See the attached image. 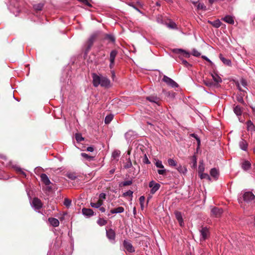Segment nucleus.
Masks as SVG:
<instances>
[{
	"mask_svg": "<svg viewBox=\"0 0 255 255\" xmlns=\"http://www.w3.org/2000/svg\"><path fill=\"white\" fill-rule=\"evenodd\" d=\"M93 85L97 87L99 85L102 87H108L110 86V81L106 77L98 76L95 73L92 74Z\"/></svg>",
	"mask_w": 255,
	"mask_h": 255,
	"instance_id": "obj_1",
	"label": "nucleus"
},
{
	"mask_svg": "<svg viewBox=\"0 0 255 255\" xmlns=\"http://www.w3.org/2000/svg\"><path fill=\"white\" fill-rule=\"evenodd\" d=\"M211 76L212 77L215 84H214L212 82L209 81L207 79L204 80V84L207 85V86L211 87L213 85L219 84L220 83L222 82V79L215 72H213L211 74Z\"/></svg>",
	"mask_w": 255,
	"mask_h": 255,
	"instance_id": "obj_2",
	"label": "nucleus"
},
{
	"mask_svg": "<svg viewBox=\"0 0 255 255\" xmlns=\"http://www.w3.org/2000/svg\"><path fill=\"white\" fill-rule=\"evenodd\" d=\"M243 197L244 200L247 202H255V196L251 192H245Z\"/></svg>",
	"mask_w": 255,
	"mask_h": 255,
	"instance_id": "obj_3",
	"label": "nucleus"
},
{
	"mask_svg": "<svg viewBox=\"0 0 255 255\" xmlns=\"http://www.w3.org/2000/svg\"><path fill=\"white\" fill-rule=\"evenodd\" d=\"M149 187L151 188L150 192L152 194H153L159 189L160 185L159 183L151 181L149 183Z\"/></svg>",
	"mask_w": 255,
	"mask_h": 255,
	"instance_id": "obj_4",
	"label": "nucleus"
},
{
	"mask_svg": "<svg viewBox=\"0 0 255 255\" xmlns=\"http://www.w3.org/2000/svg\"><path fill=\"white\" fill-rule=\"evenodd\" d=\"M31 206L35 210L40 209L42 206L41 201L37 198H34L32 200Z\"/></svg>",
	"mask_w": 255,
	"mask_h": 255,
	"instance_id": "obj_5",
	"label": "nucleus"
},
{
	"mask_svg": "<svg viewBox=\"0 0 255 255\" xmlns=\"http://www.w3.org/2000/svg\"><path fill=\"white\" fill-rule=\"evenodd\" d=\"M118 54V52L115 50H112L111 53H110V68H113V67H114V65L115 64V58L117 56Z\"/></svg>",
	"mask_w": 255,
	"mask_h": 255,
	"instance_id": "obj_6",
	"label": "nucleus"
},
{
	"mask_svg": "<svg viewBox=\"0 0 255 255\" xmlns=\"http://www.w3.org/2000/svg\"><path fill=\"white\" fill-rule=\"evenodd\" d=\"M163 81L172 87H177L178 86L175 81L166 76H164Z\"/></svg>",
	"mask_w": 255,
	"mask_h": 255,
	"instance_id": "obj_7",
	"label": "nucleus"
},
{
	"mask_svg": "<svg viewBox=\"0 0 255 255\" xmlns=\"http://www.w3.org/2000/svg\"><path fill=\"white\" fill-rule=\"evenodd\" d=\"M201 239L205 240L209 236V232L206 227H203L200 231Z\"/></svg>",
	"mask_w": 255,
	"mask_h": 255,
	"instance_id": "obj_8",
	"label": "nucleus"
},
{
	"mask_svg": "<svg viewBox=\"0 0 255 255\" xmlns=\"http://www.w3.org/2000/svg\"><path fill=\"white\" fill-rule=\"evenodd\" d=\"M124 246L125 248L129 253H133L134 252V249L131 244L127 240L124 241Z\"/></svg>",
	"mask_w": 255,
	"mask_h": 255,
	"instance_id": "obj_9",
	"label": "nucleus"
},
{
	"mask_svg": "<svg viewBox=\"0 0 255 255\" xmlns=\"http://www.w3.org/2000/svg\"><path fill=\"white\" fill-rule=\"evenodd\" d=\"M175 215L176 219L178 221L180 226L181 227H183L184 224L181 213L179 211H176L175 212Z\"/></svg>",
	"mask_w": 255,
	"mask_h": 255,
	"instance_id": "obj_10",
	"label": "nucleus"
},
{
	"mask_svg": "<svg viewBox=\"0 0 255 255\" xmlns=\"http://www.w3.org/2000/svg\"><path fill=\"white\" fill-rule=\"evenodd\" d=\"M211 213L215 217H218L222 214L223 210L221 208L214 207L212 209Z\"/></svg>",
	"mask_w": 255,
	"mask_h": 255,
	"instance_id": "obj_11",
	"label": "nucleus"
},
{
	"mask_svg": "<svg viewBox=\"0 0 255 255\" xmlns=\"http://www.w3.org/2000/svg\"><path fill=\"white\" fill-rule=\"evenodd\" d=\"M106 235L108 238L110 240H115L116 234L114 230L110 229L107 230Z\"/></svg>",
	"mask_w": 255,
	"mask_h": 255,
	"instance_id": "obj_12",
	"label": "nucleus"
},
{
	"mask_svg": "<svg viewBox=\"0 0 255 255\" xmlns=\"http://www.w3.org/2000/svg\"><path fill=\"white\" fill-rule=\"evenodd\" d=\"M82 214L87 217H91L94 215V212L91 209L84 208L82 210Z\"/></svg>",
	"mask_w": 255,
	"mask_h": 255,
	"instance_id": "obj_13",
	"label": "nucleus"
},
{
	"mask_svg": "<svg viewBox=\"0 0 255 255\" xmlns=\"http://www.w3.org/2000/svg\"><path fill=\"white\" fill-rule=\"evenodd\" d=\"M48 221L50 224L54 227H57L59 225V220L55 218H49Z\"/></svg>",
	"mask_w": 255,
	"mask_h": 255,
	"instance_id": "obj_14",
	"label": "nucleus"
},
{
	"mask_svg": "<svg viewBox=\"0 0 255 255\" xmlns=\"http://www.w3.org/2000/svg\"><path fill=\"white\" fill-rule=\"evenodd\" d=\"M41 179L42 181L46 185H49L51 182L50 180L49 179L48 176L46 175V174L43 173L41 174L40 175Z\"/></svg>",
	"mask_w": 255,
	"mask_h": 255,
	"instance_id": "obj_15",
	"label": "nucleus"
},
{
	"mask_svg": "<svg viewBox=\"0 0 255 255\" xmlns=\"http://www.w3.org/2000/svg\"><path fill=\"white\" fill-rule=\"evenodd\" d=\"M225 22L231 24H234V17L231 15H226L222 19Z\"/></svg>",
	"mask_w": 255,
	"mask_h": 255,
	"instance_id": "obj_16",
	"label": "nucleus"
},
{
	"mask_svg": "<svg viewBox=\"0 0 255 255\" xmlns=\"http://www.w3.org/2000/svg\"><path fill=\"white\" fill-rule=\"evenodd\" d=\"M198 10H202L204 11L207 10V8L206 6L202 2L197 1V4L194 5Z\"/></svg>",
	"mask_w": 255,
	"mask_h": 255,
	"instance_id": "obj_17",
	"label": "nucleus"
},
{
	"mask_svg": "<svg viewBox=\"0 0 255 255\" xmlns=\"http://www.w3.org/2000/svg\"><path fill=\"white\" fill-rule=\"evenodd\" d=\"M174 52L177 53L181 54V55L185 57L188 58L190 56V54L188 52L181 49H177L174 50Z\"/></svg>",
	"mask_w": 255,
	"mask_h": 255,
	"instance_id": "obj_18",
	"label": "nucleus"
},
{
	"mask_svg": "<svg viewBox=\"0 0 255 255\" xmlns=\"http://www.w3.org/2000/svg\"><path fill=\"white\" fill-rule=\"evenodd\" d=\"M239 145L240 148L243 150H247L248 148V143L244 140L242 139L239 142Z\"/></svg>",
	"mask_w": 255,
	"mask_h": 255,
	"instance_id": "obj_19",
	"label": "nucleus"
},
{
	"mask_svg": "<svg viewBox=\"0 0 255 255\" xmlns=\"http://www.w3.org/2000/svg\"><path fill=\"white\" fill-rule=\"evenodd\" d=\"M247 127L248 131L252 132L255 130V126L251 121H249L247 122Z\"/></svg>",
	"mask_w": 255,
	"mask_h": 255,
	"instance_id": "obj_20",
	"label": "nucleus"
},
{
	"mask_svg": "<svg viewBox=\"0 0 255 255\" xmlns=\"http://www.w3.org/2000/svg\"><path fill=\"white\" fill-rule=\"evenodd\" d=\"M210 175L215 179H217L219 176V171L215 168H212L210 170Z\"/></svg>",
	"mask_w": 255,
	"mask_h": 255,
	"instance_id": "obj_21",
	"label": "nucleus"
},
{
	"mask_svg": "<svg viewBox=\"0 0 255 255\" xmlns=\"http://www.w3.org/2000/svg\"><path fill=\"white\" fill-rule=\"evenodd\" d=\"M124 208L123 207H119L110 211L112 214L121 213L124 212Z\"/></svg>",
	"mask_w": 255,
	"mask_h": 255,
	"instance_id": "obj_22",
	"label": "nucleus"
},
{
	"mask_svg": "<svg viewBox=\"0 0 255 255\" xmlns=\"http://www.w3.org/2000/svg\"><path fill=\"white\" fill-rule=\"evenodd\" d=\"M219 58L223 62V63L228 66L231 65V61L229 59H227L223 57V55L220 54L219 55Z\"/></svg>",
	"mask_w": 255,
	"mask_h": 255,
	"instance_id": "obj_23",
	"label": "nucleus"
},
{
	"mask_svg": "<svg viewBox=\"0 0 255 255\" xmlns=\"http://www.w3.org/2000/svg\"><path fill=\"white\" fill-rule=\"evenodd\" d=\"M103 204L102 200H98L96 203L91 202L90 205L93 208H100Z\"/></svg>",
	"mask_w": 255,
	"mask_h": 255,
	"instance_id": "obj_24",
	"label": "nucleus"
},
{
	"mask_svg": "<svg viewBox=\"0 0 255 255\" xmlns=\"http://www.w3.org/2000/svg\"><path fill=\"white\" fill-rule=\"evenodd\" d=\"M208 22L216 28H218L221 25V22L219 19H217L214 21H208Z\"/></svg>",
	"mask_w": 255,
	"mask_h": 255,
	"instance_id": "obj_25",
	"label": "nucleus"
},
{
	"mask_svg": "<svg viewBox=\"0 0 255 255\" xmlns=\"http://www.w3.org/2000/svg\"><path fill=\"white\" fill-rule=\"evenodd\" d=\"M234 112L237 116H241L242 114V109L239 106H236L234 108Z\"/></svg>",
	"mask_w": 255,
	"mask_h": 255,
	"instance_id": "obj_26",
	"label": "nucleus"
},
{
	"mask_svg": "<svg viewBox=\"0 0 255 255\" xmlns=\"http://www.w3.org/2000/svg\"><path fill=\"white\" fill-rule=\"evenodd\" d=\"M251 166V164L249 161H245L244 162H243L242 167L244 170H247L250 168Z\"/></svg>",
	"mask_w": 255,
	"mask_h": 255,
	"instance_id": "obj_27",
	"label": "nucleus"
},
{
	"mask_svg": "<svg viewBox=\"0 0 255 255\" xmlns=\"http://www.w3.org/2000/svg\"><path fill=\"white\" fill-rule=\"evenodd\" d=\"M176 169L178 170V171L180 173H183V174H186L187 170L186 167L182 166V165H179L177 168Z\"/></svg>",
	"mask_w": 255,
	"mask_h": 255,
	"instance_id": "obj_28",
	"label": "nucleus"
},
{
	"mask_svg": "<svg viewBox=\"0 0 255 255\" xmlns=\"http://www.w3.org/2000/svg\"><path fill=\"white\" fill-rule=\"evenodd\" d=\"M93 40L92 38H90L89 39V40L87 42V48H86V53H87L90 50V49H91L92 45H93Z\"/></svg>",
	"mask_w": 255,
	"mask_h": 255,
	"instance_id": "obj_29",
	"label": "nucleus"
},
{
	"mask_svg": "<svg viewBox=\"0 0 255 255\" xmlns=\"http://www.w3.org/2000/svg\"><path fill=\"white\" fill-rule=\"evenodd\" d=\"M114 116L112 114L107 115L105 119V123L106 124H109L113 119Z\"/></svg>",
	"mask_w": 255,
	"mask_h": 255,
	"instance_id": "obj_30",
	"label": "nucleus"
},
{
	"mask_svg": "<svg viewBox=\"0 0 255 255\" xmlns=\"http://www.w3.org/2000/svg\"><path fill=\"white\" fill-rule=\"evenodd\" d=\"M97 223L100 226H103L107 224V221L103 218H99L97 221Z\"/></svg>",
	"mask_w": 255,
	"mask_h": 255,
	"instance_id": "obj_31",
	"label": "nucleus"
},
{
	"mask_svg": "<svg viewBox=\"0 0 255 255\" xmlns=\"http://www.w3.org/2000/svg\"><path fill=\"white\" fill-rule=\"evenodd\" d=\"M167 161L169 166H176L177 165L176 161L173 159L169 158L168 159Z\"/></svg>",
	"mask_w": 255,
	"mask_h": 255,
	"instance_id": "obj_32",
	"label": "nucleus"
},
{
	"mask_svg": "<svg viewBox=\"0 0 255 255\" xmlns=\"http://www.w3.org/2000/svg\"><path fill=\"white\" fill-rule=\"evenodd\" d=\"M155 165L157 168H164V166L162 164V161L159 160H155Z\"/></svg>",
	"mask_w": 255,
	"mask_h": 255,
	"instance_id": "obj_33",
	"label": "nucleus"
},
{
	"mask_svg": "<svg viewBox=\"0 0 255 255\" xmlns=\"http://www.w3.org/2000/svg\"><path fill=\"white\" fill-rule=\"evenodd\" d=\"M204 165L203 163H201L198 167V174H200L204 173Z\"/></svg>",
	"mask_w": 255,
	"mask_h": 255,
	"instance_id": "obj_34",
	"label": "nucleus"
},
{
	"mask_svg": "<svg viewBox=\"0 0 255 255\" xmlns=\"http://www.w3.org/2000/svg\"><path fill=\"white\" fill-rule=\"evenodd\" d=\"M200 177L201 179H208V180H211V178L209 176V175L207 174V173H201L200 174H199Z\"/></svg>",
	"mask_w": 255,
	"mask_h": 255,
	"instance_id": "obj_35",
	"label": "nucleus"
},
{
	"mask_svg": "<svg viewBox=\"0 0 255 255\" xmlns=\"http://www.w3.org/2000/svg\"><path fill=\"white\" fill-rule=\"evenodd\" d=\"M139 200L141 208L142 210H143L144 208V202L145 201V197L143 196H141L140 197Z\"/></svg>",
	"mask_w": 255,
	"mask_h": 255,
	"instance_id": "obj_36",
	"label": "nucleus"
},
{
	"mask_svg": "<svg viewBox=\"0 0 255 255\" xmlns=\"http://www.w3.org/2000/svg\"><path fill=\"white\" fill-rule=\"evenodd\" d=\"M81 155L83 157L86 158L89 161L93 160L94 158L93 156H91L86 153H82Z\"/></svg>",
	"mask_w": 255,
	"mask_h": 255,
	"instance_id": "obj_37",
	"label": "nucleus"
},
{
	"mask_svg": "<svg viewBox=\"0 0 255 255\" xmlns=\"http://www.w3.org/2000/svg\"><path fill=\"white\" fill-rule=\"evenodd\" d=\"M75 138L78 142H81L84 140V138L82 136L81 134L76 133L75 134Z\"/></svg>",
	"mask_w": 255,
	"mask_h": 255,
	"instance_id": "obj_38",
	"label": "nucleus"
},
{
	"mask_svg": "<svg viewBox=\"0 0 255 255\" xmlns=\"http://www.w3.org/2000/svg\"><path fill=\"white\" fill-rule=\"evenodd\" d=\"M133 192L131 190H128L123 193V196L124 197L129 196L130 197H132Z\"/></svg>",
	"mask_w": 255,
	"mask_h": 255,
	"instance_id": "obj_39",
	"label": "nucleus"
},
{
	"mask_svg": "<svg viewBox=\"0 0 255 255\" xmlns=\"http://www.w3.org/2000/svg\"><path fill=\"white\" fill-rule=\"evenodd\" d=\"M132 180H128V181H125L122 182L120 185L121 186H126L131 185L132 184Z\"/></svg>",
	"mask_w": 255,
	"mask_h": 255,
	"instance_id": "obj_40",
	"label": "nucleus"
},
{
	"mask_svg": "<svg viewBox=\"0 0 255 255\" xmlns=\"http://www.w3.org/2000/svg\"><path fill=\"white\" fill-rule=\"evenodd\" d=\"M43 6V5L41 3L35 4L33 6L34 9L36 10H41Z\"/></svg>",
	"mask_w": 255,
	"mask_h": 255,
	"instance_id": "obj_41",
	"label": "nucleus"
},
{
	"mask_svg": "<svg viewBox=\"0 0 255 255\" xmlns=\"http://www.w3.org/2000/svg\"><path fill=\"white\" fill-rule=\"evenodd\" d=\"M147 99L151 102L157 103L158 102V99L157 97H147Z\"/></svg>",
	"mask_w": 255,
	"mask_h": 255,
	"instance_id": "obj_42",
	"label": "nucleus"
},
{
	"mask_svg": "<svg viewBox=\"0 0 255 255\" xmlns=\"http://www.w3.org/2000/svg\"><path fill=\"white\" fill-rule=\"evenodd\" d=\"M71 204V201L67 198L64 199V204L67 207H69Z\"/></svg>",
	"mask_w": 255,
	"mask_h": 255,
	"instance_id": "obj_43",
	"label": "nucleus"
},
{
	"mask_svg": "<svg viewBox=\"0 0 255 255\" xmlns=\"http://www.w3.org/2000/svg\"><path fill=\"white\" fill-rule=\"evenodd\" d=\"M168 27L170 28L175 29L177 28V25L174 22H171L167 25Z\"/></svg>",
	"mask_w": 255,
	"mask_h": 255,
	"instance_id": "obj_44",
	"label": "nucleus"
},
{
	"mask_svg": "<svg viewBox=\"0 0 255 255\" xmlns=\"http://www.w3.org/2000/svg\"><path fill=\"white\" fill-rule=\"evenodd\" d=\"M190 136L194 137L197 140L198 145H199L200 144V140L196 134L191 133L190 134Z\"/></svg>",
	"mask_w": 255,
	"mask_h": 255,
	"instance_id": "obj_45",
	"label": "nucleus"
},
{
	"mask_svg": "<svg viewBox=\"0 0 255 255\" xmlns=\"http://www.w3.org/2000/svg\"><path fill=\"white\" fill-rule=\"evenodd\" d=\"M106 195L104 193H102L99 195V199L102 200V201L103 202V200L106 199Z\"/></svg>",
	"mask_w": 255,
	"mask_h": 255,
	"instance_id": "obj_46",
	"label": "nucleus"
},
{
	"mask_svg": "<svg viewBox=\"0 0 255 255\" xmlns=\"http://www.w3.org/2000/svg\"><path fill=\"white\" fill-rule=\"evenodd\" d=\"M166 170L164 168H161V169H159L157 170V172L160 175H163L165 173Z\"/></svg>",
	"mask_w": 255,
	"mask_h": 255,
	"instance_id": "obj_47",
	"label": "nucleus"
},
{
	"mask_svg": "<svg viewBox=\"0 0 255 255\" xmlns=\"http://www.w3.org/2000/svg\"><path fill=\"white\" fill-rule=\"evenodd\" d=\"M192 54L196 57L199 56L200 55V53L196 50H193L192 51Z\"/></svg>",
	"mask_w": 255,
	"mask_h": 255,
	"instance_id": "obj_48",
	"label": "nucleus"
},
{
	"mask_svg": "<svg viewBox=\"0 0 255 255\" xmlns=\"http://www.w3.org/2000/svg\"><path fill=\"white\" fill-rule=\"evenodd\" d=\"M240 82H241V85L243 87H246L247 86V82H246V81L245 79H242L241 80Z\"/></svg>",
	"mask_w": 255,
	"mask_h": 255,
	"instance_id": "obj_49",
	"label": "nucleus"
},
{
	"mask_svg": "<svg viewBox=\"0 0 255 255\" xmlns=\"http://www.w3.org/2000/svg\"><path fill=\"white\" fill-rule=\"evenodd\" d=\"M144 162L146 164L150 163V161H149V160L146 155H145V156H144Z\"/></svg>",
	"mask_w": 255,
	"mask_h": 255,
	"instance_id": "obj_50",
	"label": "nucleus"
},
{
	"mask_svg": "<svg viewBox=\"0 0 255 255\" xmlns=\"http://www.w3.org/2000/svg\"><path fill=\"white\" fill-rule=\"evenodd\" d=\"M80 1H82V2L85 3L87 5L91 6V4L88 2V0H79Z\"/></svg>",
	"mask_w": 255,
	"mask_h": 255,
	"instance_id": "obj_51",
	"label": "nucleus"
},
{
	"mask_svg": "<svg viewBox=\"0 0 255 255\" xmlns=\"http://www.w3.org/2000/svg\"><path fill=\"white\" fill-rule=\"evenodd\" d=\"M16 170L17 171V172H19L21 174H22L24 176H26L25 173L23 171H22L20 168H17Z\"/></svg>",
	"mask_w": 255,
	"mask_h": 255,
	"instance_id": "obj_52",
	"label": "nucleus"
},
{
	"mask_svg": "<svg viewBox=\"0 0 255 255\" xmlns=\"http://www.w3.org/2000/svg\"><path fill=\"white\" fill-rule=\"evenodd\" d=\"M182 64H184L186 67H188L190 65L188 62L186 60H182Z\"/></svg>",
	"mask_w": 255,
	"mask_h": 255,
	"instance_id": "obj_53",
	"label": "nucleus"
},
{
	"mask_svg": "<svg viewBox=\"0 0 255 255\" xmlns=\"http://www.w3.org/2000/svg\"><path fill=\"white\" fill-rule=\"evenodd\" d=\"M87 150L90 152H93L94 151V148L92 146H89L87 148Z\"/></svg>",
	"mask_w": 255,
	"mask_h": 255,
	"instance_id": "obj_54",
	"label": "nucleus"
},
{
	"mask_svg": "<svg viewBox=\"0 0 255 255\" xmlns=\"http://www.w3.org/2000/svg\"><path fill=\"white\" fill-rule=\"evenodd\" d=\"M99 210L102 212H105L106 211V209H105V208L104 207H100L99 208Z\"/></svg>",
	"mask_w": 255,
	"mask_h": 255,
	"instance_id": "obj_55",
	"label": "nucleus"
},
{
	"mask_svg": "<svg viewBox=\"0 0 255 255\" xmlns=\"http://www.w3.org/2000/svg\"><path fill=\"white\" fill-rule=\"evenodd\" d=\"M119 155V154L118 151H114L113 153V156L114 157H115L116 156H118Z\"/></svg>",
	"mask_w": 255,
	"mask_h": 255,
	"instance_id": "obj_56",
	"label": "nucleus"
},
{
	"mask_svg": "<svg viewBox=\"0 0 255 255\" xmlns=\"http://www.w3.org/2000/svg\"><path fill=\"white\" fill-rule=\"evenodd\" d=\"M202 58L203 59H204L205 60H207V61H209V62H211V61L207 57H206L205 56H203Z\"/></svg>",
	"mask_w": 255,
	"mask_h": 255,
	"instance_id": "obj_57",
	"label": "nucleus"
},
{
	"mask_svg": "<svg viewBox=\"0 0 255 255\" xmlns=\"http://www.w3.org/2000/svg\"><path fill=\"white\" fill-rule=\"evenodd\" d=\"M216 1V0H209V3L211 4H213Z\"/></svg>",
	"mask_w": 255,
	"mask_h": 255,
	"instance_id": "obj_58",
	"label": "nucleus"
},
{
	"mask_svg": "<svg viewBox=\"0 0 255 255\" xmlns=\"http://www.w3.org/2000/svg\"><path fill=\"white\" fill-rule=\"evenodd\" d=\"M196 163H197L196 158L195 157H194V166H196Z\"/></svg>",
	"mask_w": 255,
	"mask_h": 255,
	"instance_id": "obj_59",
	"label": "nucleus"
},
{
	"mask_svg": "<svg viewBox=\"0 0 255 255\" xmlns=\"http://www.w3.org/2000/svg\"><path fill=\"white\" fill-rule=\"evenodd\" d=\"M164 0L166 1L168 3H170L172 2L171 0Z\"/></svg>",
	"mask_w": 255,
	"mask_h": 255,
	"instance_id": "obj_60",
	"label": "nucleus"
},
{
	"mask_svg": "<svg viewBox=\"0 0 255 255\" xmlns=\"http://www.w3.org/2000/svg\"><path fill=\"white\" fill-rule=\"evenodd\" d=\"M237 86H238V87L239 89L240 90H241V87H240V84H239V83H238Z\"/></svg>",
	"mask_w": 255,
	"mask_h": 255,
	"instance_id": "obj_61",
	"label": "nucleus"
},
{
	"mask_svg": "<svg viewBox=\"0 0 255 255\" xmlns=\"http://www.w3.org/2000/svg\"><path fill=\"white\" fill-rule=\"evenodd\" d=\"M254 152L255 153V147L254 148Z\"/></svg>",
	"mask_w": 255,
	"mask_h": 255,
	"instance_id": "obj_62",
	"label": "nucleus"
},
{
	"mask_svg": "<svg viewBox=\"0 0 255 255\" xmlns=\"http://www.w3.org/2000/svg\"><path fill=\"white\" fill-rule=\"evenodd\" d=\"M113 76H115V73H114V72H113Z\"/></svg>",
	"mask_w": 255,
	"mask_h": 255,
	"instance_id": "obj_63",
	"label": "nucleus"
}]
</instances>
